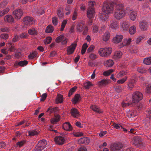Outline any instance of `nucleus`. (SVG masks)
Returning <instances> with one entry per match:
<instances>
[{"label":"nucleus","mask_w":151,"mask_h":151,"mask_svg":"<svg viewBox=\"0 0 151 151\" xmlns=\"http://www.w3.org/2000/svg\"><path fill=\"white\" fill-rule=\"evenodd\" d=\"M63 96L60 94H58L56 97V103L58 104L59 103H62L63 102Z\"/></svg>","instance_id":"obj_28"},{"label":"nucleus","mask_w":151,"mask_h":151,"mask_svg":"<svg viewBox=\"0 0 151 151\" xmlns=\"http://www.w3.org/2000/svg\"><path fill=\"white\" fill-rule=\"evenodd\" d=\"M112 52L111 48L110 47H106L100 49L98 51L99 55L104 57H106L109 56Z\"/></svg>","instance_id":"obj_4"},{"label":"nucleus","mask_w":151,"mask_h":151,"mask_svg":"<svg viewBox=\"0 0 151 151\" xmlns=\"http://www.w3.org/2000/svg\"><path fill=\"white\" fill-rule=\"evenodd\" d=\"M78 142L79 144H84L87 145L90 142V140L89 138L84 137L80 139L78 141Z\"/></svg>","instance_id":"obj_14"},{"label":"nucleus","mask_w":151,"mask_h":151,"mask_svg":"<svg viewBox=\"0 0 151 151\" xmlns=\"http://www.w3.org/2000/svg\"><path fill=\"white\" fill-rule=\"evenodd\" d=\"M123 36L122 35H117L113 38L114 42L117 43L120 42L122 40Z\"/></svg>","instance_id":"obj_16"},{"label":"nucleus","mask_w":151,"mask_h":151,"mask_svg":"<svg viewBox=\"0 0 151 151\" xmlns=\"http://www.w3.org/2000/svg\"><path fill=\"white\" fill-rule=\"evenodd\" d=\"M68 41V39L66 37H65L64 38H63V39H62V40H61L60 42H61L62 45H64L67 44Z\"/></svg>","instance_id":"obj_62"},{"label":"nucleus","mask_w":151,"mask_h":151,"mask_svg":"<svg viewBox=\"0 0 151 151\" xmlns=\"http://www.w3.org/2000/svg\"><path fill=\"white\" fill-rule=\"evenodd\" d=\"M143 97V94L141 93L138 91H136L132 95V103L131 102L127 103L122 102V106L123 107L128 106H132L134 105V103H137L139 101L142 100V99Z\"/></svg>","instance_id":"obj_2"},{"label":"nucleus","mask_w":151,"mask_h":151,"mask_svg":"<svg viewBox=\"0 0 151 151\" xmlns=\"http://www.w3.org/2000/svg\"><path fill=\"white\" fill-rule=\"evenodd\" d=\"M89 58L91 60H94L97 58V56L95 54H91L89 56Z\"/></svg>","instance_id":"obj_60"},{"label":"nucleus","mask_w":151,"mask_h":151,"mask_svg":"<svg viewBox=\"0 0 151 151\" xmlns=\"http://www.w3.org/2000/svg\"><path fill=\"white\" fill-rule=\"evenodd\" d=\"M91 108L94 111L99 113H101L102 112L96 106L93 105H91Z\"/></svg>","instance_id":"obj_29"},{"label":"nucleus","mask_w":151,"mask_h":151,"mask_svg":"<svg viewBox=\"0 0 151 151\" xmlns=\"http://www.w3.org/2000/svg\"><path fill=\"white\" fill-rule=\"evenodd\" d=\"M147 117L144 120V124L147 127L150 125V123L151 122V109H149L147 114Z\"/></svg>","instance_id":"obj_8"},{"label":"nucleus","mask_w":151,"mask_h":151,"mask_svg":"<svg viewBox=\"0 0 151 151\" xmlns=\"http://www.w3.org/2000/svg\"><path fill=\"white\" fill-rule=\"evenodd\" d=\"M80 95L76 94L75 95L74 98L72 99V101L74 104H76L80 100Z\"/></svg>","instance_id":"obj_25"},{"label":"nucleus","mask_w":151,"mask_h":151,"mask_svg":"<svg viewBox=\"0 0 151 151\" xmlns=\"http://www.w3.org/2000/svg\"><path fill=\"white\" fill-rule=\"evenodd\" d=\"M146 92L148 93H151V86L149 85H147L146 88Z\"/></svg>","instance_id":"obj_56"},{"label":"nucleus","mask_w":151,"mask_h":151,"mask_svg":"<svg viewBox=\"0 0 151 151\" xmlns=\"http://www.w3.org/2000/svg\"><path fill=\"white\" fill-rule=\"evenodd\" d=\"M110 83V80L109 79H103L98 82V85L99 86H106Z\"/></svg>","instance_id":"obj_18"},{"label":"nucleus","mask_w":151,"mask_h":151,"mask_svg":"<svg viewBox=\"0 0 151 151\" xmlns=\"http://www.w3.org/2000/svg\"><path fill=\"white\" fill-rule=\"evenodd\" d=\"M113 69H110L107 71H105L103 73V74L105 76H108L110 75V74L113 71Z\"/></svg>","instance_id":"obj_51"},{"label":"nucleus","mask_w":151,"mask_h":151,"mask_svg":"<svg viewBox=\"0 0 151 151\" xmlns=\"http://www.w3.org/2000/svg\"><path fill=\"white\" fill-rule=\"evenodd\" d=\"M122 55V53L121 51H116L114 53V55L113 56V58L115 59H118L121 58Z\"/></svg>","instance_id":"obj_26"},{"label":"nucleus","mask_w":151,"mask_h":151,"mask_svg":"<svg viewBox=\"0 0 151 151\" xmlns=\"http://www.w3.org/2000/svg\"><path fill=\"white\" fill-rule=\"evenodd\" d=\"M55 141L56 144L58 145H61L63 144L65 141L64 138L61 136L56 137L55 138Z\"/></svg>","instance_id":"obj_12"},{"label":"nucleus","mask_w":151,"mask_h":151,"mask_svg":"<svg viewBox=\"0 0 151 151\" xmlns=\"http://www.w3.org/2000/svg\"><path fill=\"white\" fill-rule=\"evenodd\" d=\"M52 21L53 24L54 25H56L58 24V20L56 17H54L52 18Z\"/></svg>","instance_id":"obj_57"},{"label":"nucleus","mask_w":151,"mask_h":151,"mask_svg":"<svg viewBox=\"0 0 151 151\" xmlns=\"http://www.w3.org/2000/svg\"><path fill=\"white\" fill-rule=\"evenodd\" d=\"M136 31V27L135 26L131 27L129 29V32L131 35L134 34Z\"/></svg>","instance_id":"obj_43"},{"label":"nucleus","mask_w":151,"mask_h":151,"mask_svg":"<svg viewBox=\"0 0 151 151\" xmlns=\"http://www.w3.org/2000/svg\"><path fill=\"white\" fill-rule=\"evenodd\" d=\"M137 71L139 73H143L146 72V70L142 67L138 68L137 69Z\"/></svg>","instance_id":"obj_50"},{"label":"nucleus","mask_w":151,"mask_h":151,"mask_svg":"<svg viewBox=\"0 0 151 151\" xmlns=\"http://www.w3.org/2000/svg\"><path fill=\"white\" fill-rule=\"evenodd\" d=\"M67 21L66 20H65L62 23L61 27H60V30L63 31V30L64 29L67 23Z\"/></svg>","instance_id":"obj_45"},{"label":"nucleus","mask_w":151,"mask_h":151,"mask_svg":"<svg viewBox=\"0 0 151 151\" xmlns=\"http://www.w3.org/2000/svg\"><path fill=\"white\" fill-rule=\"evenodd\" d=\"M4 21L7 22L12 23L14 21L13 17L10 15H7L4 17Z\"/></svg>","instance_id":"obj_23"},{"label":"nucleus","mask_w":151,"mask_h":151,"mask_svg":"<svg viewBox=\"0 0 151 151\" xmlns=\"http://www.w3.org/2000/svg\"><path fill=\"white\" fill-rule=\"evenodd\" d=\"M28 33L31 35H35L37 34V32L35 28H32L29 29L28 31Z\"/></svg>","instance_id":"obj_35"},{"label":"nucleus","mask_w":151,"mask_h":151,"mask_svg":"<svg viewBox=\"0 0 151 151\" xmlns=\"http://www.w3.org/2000/svg\"><path fill=\"white\" fill-rule=\"evenodd\" d=\"M77 88V87L74 86L70 89L68 93V96H70L73 94V93L74 92Z\"/></svg>","instance_id":"obj_46"},{"label":"nucleus","mask_w":151,"mask_h":151,"mask_svg":"<svg viewBox=\"0 0 151 151\" xmlns=\"http://www.w3.org/2000/svg\"><path fill=\"white\" fill-rule=\"evenodd\" d=\"M95 3L94 2L90 1L88 2V8H94L93 6L94 5Z\"/></svg>","instance_id":"obj_63"},{"label":"nucleus","mask_w":151,"mask_h":151,"mask_svg":"<svg viewBox=\"0 0 151 151\" xmlns=\"http://www.w3.org/2000/svg\"><path fill=\"white\" fill-rule=\"evenodd\" d=\"M139 27L142 31H145L147 29L148 24L146 22L143 21L139 23Z\"/></svg>","instance_id":"obj_11"},{"label":"nucleus","mask_w":151,"mask_h":151,"mask_svg":"<svg viewBox=\"0 0 151 151\" xmlns=\"http://www.w3.org/2000/svg\"><path fill=\"white\" fill-rule=\"evenodd\" d=\"M54 30L53 27L51 25H49L46 27L45 32L47 33H52Z\"/></svg>","instance_id":"obj_30"},{"label":"nucleus","mask_w":151,"mask_h":151,"mask_svg":"<svg viewBox=\"0 0 151 151\" xmlns=\"http://www.w3.org/2000/svg\"><path fill=\"white\" fill-rule=\"evenodd\" d=\"M127 77L125 76L124 78L122 79L119 80L117 81V83L119 84H122L124 83L127 80Z\"/></svg>","instance_id":"obj_53"},{"label":"nucleus","mask_w":151,"mask_h":151,"mask_svg":"<svg viewBox=\"0 0 151 151\" xmlns=\"http://www.w3.org/2000/svg\"><path fill=\"white\" fill-rule=\"evenodd\" d=\"M57 109V108H52V107H50L47 109V112H49L50 114L53 113H55V111H56Z\"/></svg>","instance_id":"obj_37"},{"label":"nucleus","mask_w":151,"mask_h":151,"mask_svg":"<svg viewBox=\"0 0 151 151\" xmlns=\"http://www.w3.org/2000/svg\"><path fill=\"white\" fill-rule=\"evenodd\" d=\"M117 3L114 4L111 2H107L104 3L102 8V11L107 14L112 13L113 12V7Z\"/></svg>","instance_id":"obj_3"},{"label":"nucleus","mask_w":151,"mask_h":151,"mask_svg":"<svg viewBox=\"0 0 151 151\" xmlns=\"http://www.w3.org/2000/svg\"><path fill=\"white\" fill-rule=\"evenodd\" d=\"M47 96V94L46 93H43L41 97L40 100L41 101H44L46 99Z\"/></svg>","instance_id":"obj_58"},{"label":"nucleus","mask_w":151,"mask_h":151,"mask_svg":"<svg viewBox=\"0 0 151 151\" xmlns=\"http://www.w3.org/2000/svg\"><path fill=\"white\" fill-rule=\"evenodd\" d=\"M110 28L116 30L118 27L116 22L112 21L110 25Z\"/></svg>","instance_id":"obj_33"},{"label":"nucleus","mask_w":151,"mask_h":151,"mask_svg":"<svg viewBox=\"0 0 151 151\" xmlns=\"http://www.w3.org/2000/svg\"><path fill=\"white\" fill-rule=\"evenodd\" d=\"M9 11V9L8 8H6L3 11H0V17L7 14Z\"/></svg>","instance_id":"obj_41"},{"label":"nucleus","mask_w":151,"mask_h":151,"mask_svg":"<svg viewBox=\"0 0 151 151\" xmlns=\"http://www.w3.org/2000/svg\"><path fill=\"white\" fill-rule=\"evenodd\" d=\"M13 14L15 18L18 19H20L23 15V12L22 9H17L15 10Z\"/></svg>","instance_id":"obj_9"},{"label":"nucleus","mask_w":151,"mask_h":151,"mask_svg":"<svg viewBox=\"0 0 151 151\" xmlns=\"http://www.w3.org/2000/svg\"><path fill=\"white\" fill-rule=\"evenodd\" d=\"M95 11L94 8H88L87 11V14L88 18L91 19L94 16Z\"/></svg>","instance_id":"obj_13"},{"label":"nucleus","mask_w":151,"mask_h":151,"mask_svg":"<svg viewBox=\"0 0 151 151\" xmlns=\"http://www.w3.org/2000/svg\"><path fill=\"white\" fill-rule=\"evenodd\" d=\"M114 61L111 59L106 60L104 63V65L106 67H110L112 66L114 64Z\"/></svg>","instance_id":"obj_24"},{"label":"nucleus","mask_w":151,"mask_h":151,"mask_svg":"<svg viewBox=\"0 0 151 151\" xmlns=\"http://www.w3.org/2000/svg\"><path fill=\"white\" fill-rule=\"evenodd\" d=\"M115 90L118 93H119L122 90V88L120 86H116L115 87Z\"/></svg>","instance_id":"obj_59"},{"label":"nucleus","mask_w":151,"mask_h":151,"mask_svg":"<svg viewBox=\"0 0 151 151\" xmlns=\"http://www.w3.org/2000/svg\"><path fill=\"white\" fill-rule=\"evenodd\" d=\"M144 37L142 36H139L136 39L135 42L137 44H139L142 40L143 39Z\"/></svg>","instance_id":"obj_54"},{"label":"nucleus","mask_w":151,"mask_h":151,"mask_svg":"<svg viewBox=\"0 0 151 151\" xmlns=\"http://www.w3.org/2000/svg\"><path fill=\"white\" fill-rule=\"evenodd\" d=\"M60 117L58 114L55 115L54 118L51 119L50 120L52 124H55L58 122L60 119Z\"/></svg>","instance_id":"obj_22"},{"label":"nucleus","mask_w":151,"mask_h":151,"mask_svg":"<svg viewBox=\"0 0 151 151\" xmlns=\"http://www.w3.org/2000/svg\"><path fill=\"white\" fill-rule=\"evenodd\" d=\"M132 141H133L134 145H137L138 144H141L140 140H139V138L138 137H134L133 138Z\"/></svg>","instance_id":"obj_38"},{"label":"nucleus","mask_w":151,"mask_h":151,"mask_svg":"<svg viewBox=\"0 0 151 151\" xmlns=\"http://www.w3.org/2000/svg\"><path fill=\"white\" fill-rule=\"evenodd\" d=\"M28 34L25 32H23L21 33L19 35V37L22 38H26L28 37Z\"/></svg>","instance_id":"obj_47"},{"label":"nucleus","mask_w":151,"mask_h":151,"mask_svg":"<svg viewBox=\"0 0 151 151\" xmlns=\"http://www.w3.org/2000/svg\"><path fill=\"white\" fill-rule=\"evenodd\" d=\"M144 63L147 65L151 64V57L146 58L143 60Z\"/></svg>","instance_id":"obj_36"},{"label":"nucleus","mask_w":151,"mask_h":151,"mask_svg":"<svg viewBox=\"0 0 151 151\" xmlns=\"http://www.w3.org/2000/svg\"><path fill=\"white\" fill-rule=\"evenodd\" d=\"M127 73L124 70H122L120 72L118 73L117 76L118 78H120L122 77L123 76H124L125 75H126Z\"/></svg>","instance_id":"obj_49"},{"label":"nucleus","mask_w":151,"mask_h":151,"mask_svg":"<svg viewBox=\"0 0 151 151\" xmlns=\"http://www.w3.org/2000/svg\"><path fill=\"white\" fill-rule=\"evenodd\" d=\"M109 14L102 11L100 14V19L103 21L106 20L108 18Z\"/></svg>","instance_id":"obj_21"},{"label":"nucleus","mask_w":151,"mask_h":151,"mask_svg":"<svg viewBox=\"0 0 151 151\" xmlns=\"http://www.w3.org/2000/svg\"><path fill=\"white\" fill-rule=\"evenodd\" d=\"M93 85L92 84L90 81L86 82L84 84V87L86 89H88L90 87Z\"/></svg>","instance_id":"obj_44"},{"label":"nucleus","mask_w":151,"mask_h":151,"mask_svg":"<svg viewBox=\"0 0 151 151\" xmlns=\"http://www.w3.org/2000/svg\"><path fill=\"white\" fill-rule=\"evenodd\" d=\"M76 44H73L68 47L67 51L68 54H71L73 52L76 48Z\"/></svg>","instance_id":"obj_15"},{"label":"nucleus","mask_w":151,"mask_h":151,"mask_svg":"<svg viewBox=\"0 0 151 151\" xmlns=\"http://www.w3.org/2000/svg\"><path fill=\"white\" fill-rule=\"evenodd\" d=\"M29 135L30 136H32L38 134H39V132L37 130H33L32 131H28Z\"/></svg>","instance_id":"obj_39"},{"label":"nucleus","mask_w":151,"mask_h":151,"mask_svg":"<svg viewBox=\"0 0 151 151\" xmlns=\"http://www.w3.org/2000/svg\"><path fill=\"white\" fill-rule=\"evenodd\" d=\"M65 36L64 35H60L59 36L57 37L55 39V41L57 43H59L61 41V40H62L63 38Z\"/></svg>","instance_id":"obj_42"},{"label":"nucleus","mask_w":151,"mask_h":151,"mask_svg":"<svg viewBox=\"0 0 151 151\" xmlns=\"http://www.w3.org/2000/svg\"><path fill=\"white\" fill-rule=\"evenodd\" d=\"M70 112L71 115L74 117H77L79 116V112L77 109L75 108H72L71 109Z\"/></svg>","instance_id":"obj_19"},{"label":"nucleus","mask_w":151,"mask_h":151,"mask_svg":"<svg viewBox=\"0 0 151 151\" xmlns=\"http://www.w3.org/2000/svg\"><path fill=\"white\" fill-rule=\"evenodd\" d=\"M52 40V38L50 37H48L45 40V42L46 44H49L51 42Z\"/></svg>","instance_id":"obj_55"},{"label":"nucleus","mask_w":151,"mask_h":151,"mask_svg":"<svg viewBox=\"0 0 151 151\" xmlns=\"http://www.w3.org/2000/svg\"><path fill=\"white\" fill-rule=\"evenodd\" d=\"M46 145V141L45 140L43 139L40 141L37 145H38V146L41 147L44 149L45 148Z\"/></svg>","instance_id":"obj_27"},{"label":"nucleus","mask_w":151,"mask_h":151,"mask_svg":"<svg viewBox=\"0 0 151 151\" xmlns=\"http://www.w3.org/2000/svg\"><path fill=\"white\" fill-rule=\"evenodd\" d=\"M28 63V62L27 60L21 61L19 62V66L21 67L24 66L26 65Z\"/></svg>","instance_id":"obj_48"},{"label":"nucleus","mask_w":151,"mask_h":151,"mask_svg":"<svg viewBox=\"0 0 151 151\" xmlns=\"http://www.w3.org/2000/svg\"><path fill=\"white\" fill-rule=\"evenodd\" d=\"M0 30L3 32H8L9 31V28L7 27H3L0 29Z\"/></svg>","instance_id":"obj_61"},{"label":"nucleus","mask_w":151,"mask_h":151,"mask_svg":"<svg viewBox=\"0 0 151 151\" xmlns=\"http://www.w3.org/2000/svg\"><path fill=\"white\" fill-rule=\"evenodd\" d=\"M126 13L129 15V17L130 19L132 21H134L137 16V12L134 11L132 8H127L126 9Z\"/></svg>","instance_id":"obj_6"},{"label":"nucleus","mask_w":151,"mask_h":151,"mask_svg":"<svg viewBox=\"0 0 151 151\" xmlns=\"http://www.w3.org/2000/svg\"><path fill=\"white\" fill-rule=\"evenodd\" d=\"M123 145L121 143H114L110 146V150L111 151H121L122 150Z\"/></svg>","instance_id":"obj_7"},{"label":"nucleus","mask_w":151,"mask_h":151,"mask_svg":"<svg viewBox=\"0 0 151 151\" xmlns=\"http://www.w3.org/2000/svg\"><path fill=\"white\" fill-rule=\"evenodd\" d=\"M63 128L65 130H71L72 129V127L69 122H66L63 125Z\"/></svg>","instance_id":"obj_20"},{"label":"nucleus","mask_w":151,"mask_h":151,"mask_svg":"<svg viewBox=\"0 0 151 151\" xmlns=\"http://www.w3.org/2000/svg\"><path fill=\"white\" fill-rule=\"evenodd\" d=\"M129 51L132 53L137 52V48L133 45H131L129 49Z\"/></svg>","instance_id":"obj_40"},{"label":"nucleus","mask_w":151,"mask_h":151,"mask_svg":"<svg viewBox=\"0 0 151 151\" xmlns=\"http://www.w3.org/2000/svg\"><path fill=\"white\" fill-rule=\"evenodd\" d=\"M23 22L25 24L30 25L34 22V20L32 17L27 16L24 18Z\"/></svg>","instance_id":"obj_10"},{"label":"nucleus","mask_w":151,"mask_h":151,"mask_svg":"<svg viewBox=\"0 0 151 151\" xmlns=\"http://www.w3.org/2000/svg\"><path fill=\"white\" fill-rule=\"evenodd\" d=\"M122 29L124 31H127L130 26L129 23L127 21H124L121 24Z\"/></svg>","instance_id":"obj_17"},{"label":"nucleus","mask_w":151,"mask_h":151,"mask_svg":"<svg viewBox=\"0 0 151 151\" xmlns=\"http://www.w3.org/2000/svg\"><path fill=\"white\" fill-rule=\"evenodd\" d=\"M24 142H25L24 141H21L20 142H19L16 143V147H21L23 145Z\"/></svg>","instance_id":"obj_52"},{"label":"nucleus","mask_w":151,"mask_h":151,"mask_svg":"<svg viewBox=\"0 0 151 151\" xmlns=\"http://www.w3.org/2000/svg\"><path fill=\"white\" fill-rule=\"evenodd\" d=\"M126 13V10L124 11L123 9L122 5L117 2L115 5V10L114 16L117 19L119 20L122 18Z\"/></svg>","instance_id":"obj_1"},{"label":"nucleus","mask_w":151,"mask_h":151,"mask_svg":"<svg viewBox=\"0 0 151 151\" xmlns=\"http://www.w3.org/2000/svg\"><path fill=\"white\" fill-rule=\"evenodd\" d=\"M110 37V34L109 32H106L104 35L103 37V39L104 41H108Z\"/></svg>","instance_id":"obj_32"},{"label":"nucleus","mask_w":151,"mask_h":151,"mask_svg":"<svg viewBox=\"0 0 151 151\" xmlns=\"http://www.w3.org/2000/svg\"><path fill=\"white\" fill-rule=\"evenodd\" d=\"M76 28L78 32H81L83 31V35H86L88 33V27L82 22L78 24L76 26Z\"/></svg>","instance_id":"obj_5"},{"label":"nucleus","mask_w":151,"mask_h":151,"mask_svg":"<svg viewBox=\"0 0 151 151\" xmlns=\"http://www.w3.org/2000/svg\"><path fill=\"white\" fill-rule=\"evenodd\" d=\"M135 82V81L134 80H132L128 83L127 85L129 89L131 90L134 87Z\"/></svg>","instance_id":"obj_34"},{"label":"nucleus","mask_w":151,"mask_h":151,"mask_svg":"<svg viewBox=\"0 0 151 151\" xmlns=\"http://www.w3.org/2000/svg\"><path fill=\"white\" fill-rule=\"evenodd\" d=\"M0 37L1 38L4 39H6L9 37L8 35L7 34H3L0 35Z\"/></svg>","instance_id":"obj_64"},{"label":"nucleus","mask_w":151,"mask_h":151,"mask_svg":"<svg viewBox=\"0 0 151 151\" xmlns=\"http://www.w3.org/2000/svg\"><path fill=\"white\" fill-rule=\"evenodd\" d=\"M132 41V39L130 38L124 39L122 43V46L123 47L124 46L129 44Z\"/></svg>","instance_id":"obj_31"}]
</instances>
